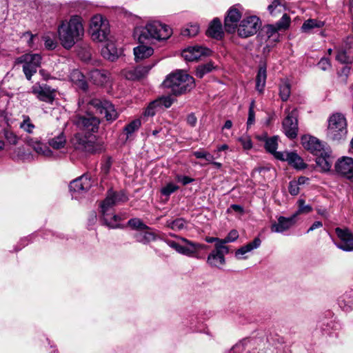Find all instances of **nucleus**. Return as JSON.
I'll list each match as a JSON object with an SVG mask.
<instances>
[{"label":"nucleus","instance_id":"1","mask_svg":"<svg viewBox=\"0 0 353 353\" xmlns=\"http://www.w3.org/2000/svg\"><path fill=\"white\" fill-rule=\"evenodd\" d=\"M60 43L67 50L71 49L84 34L82 19L78 15L62 20L57 28Z\"/></svg>","mask_w":353,"mask_h":353},{"label":"nucleus","instance_id":"2","mask_svg":"<svg viewBox=\"0 0 353 353\" xmlns=\"http://www.w3.org/2000/svg\"><path fill=\"white\" fill-rule=\"evenodd\" d=\"M172 29L159 21L147 23L145 26L136 28L134 37L140 43H147L152 40H165L172 35Z\"/></svg>","mask_w":353,"mask_h":353},{"label":"nucleus","instance_id":"3","mask_svg":"<svg viewBox=\"0 0 353 353\" xmlns=\"http://www.w3.org/2000/svg\"><path fill=\"white\" fill-rule=\"evenodd\" d=\"M165 87L170 88L175 95L182 94L194 87L192 77L182 70H178L169 74L163 81Z\"/></svg>","mask_w":353,"mask_h":353},{"label":"nucleus","instance_id":"4","mask_svg":"<svg viewBox=\"0 0 353 353\" xmlns=\"http://www.w3.org/2000/svg\"><path fill=\"white\" fill-rule=\"evenodd\" d=\"M347 134V123L341 113H334L328 119L326 137L329 141L341 143L345 140Z\"/></svg>","mask_w":353,"mask_h":353},{"label":"nucleus","instance_id":"5","mask_svg":"<svg viewBox=\"0 0 353 353\" xmlns=\"http://www.w3.org/2000/svg\"><path fill=\"white\" fill-rule=\"evenodd\" d=\"M72 144L75 150L88 154L99 153L103 150L102 142L92 135L86 136L77 133L72 139Z\"/></svg>","mask_w":353,"mask_h":353},{"label":"nucleus","instance_id":"6","mask_svg":"<svg viewBox=\"0 0 353 353\" xmlns=\"http://www.w3.org/2000/svg\"><path fill=\"white\" fill-rule=\"evenodd\" d=\"M127 200L128 197L123 192L108 191L106 198L101 203V212L105 225L114 227L112 222H108V216L112 214L114 205Z\"/></svg>","mask_w":353,"mask_h":353},{"label":"nucleus","instance_id":"7","mask_svg":"<svg viewBox=\"0 0 353 353\" xmlns=\"http://www.w3.org/2000/svg\"><path fill=\"white\" fill-rule=\"evenodd\" d=\"M89 32L94 41L102 42L112 37L108 21L99 14L92 18Z\"/></svg>","mask_w":353,"mask_h":353},{"label":"nucleus","instance_id":"8","mask_svg":"<svg viewBox=\"0 0 353 353\" xmlns=\"http://www.w3.org/2000/svg\"><path fill=\"white\" fill-rule=\"evenodd\" d=\"M89 108H92L96 114H104L108 121H113L119 117V113L112 103L107 100L94 98L88 102Z\"/></svg>","mask_w":353,"mask_h":353},{"label":"nucleus","instance_id":"9","mask_svg":"<svg viewBox=\"0 0 353 353\" xmlns=\"http://www.w3.org/2000/svg\"><path fill=\"white\" fill-rule=\"evenodd\" d=\"M41 62V57L39 54H25L16 59V63L23 64V71L28 80L37 72Z\"/></svg>","mask_w":353,"mask_h":353},{"label":"nucleus","instance_id":"10","mask_svg":"<svg viewBox=\"0 0 353 353\" xmlns=\"http://www.w3.org/2000/svg\"><path fill=\"white\" fill-rule=\"evenodd\" d=\"M261 23L256 16L245 17L236 28L238 35L241 38H248L255 34L261 28Z\"/></svg>","mask_w":353,"mask_h":353},{"label":"nucleus","instance_id":"11","mask_svg":"<svg viewBox=\"0 0 353 353\" xmlns=\"http://www.w3.org/2000/svg\"><path fill=\"white\" fill-rule=\"evenodd\" d=\"M74 123L79 130L85 132H97L100 121L97 117L90 113L85 114H77L74 118Z\"/></svg>","mask_w":353,"mask_h":353},{"label":"nucleus","instance_id":"12","mask_svg":"<svg viewBox=\"0 0 353 353\" xmlns=\"http://www.w3.org/2000/svg\"><path fill=\"white\" fill-rule=\"evenodd\" d=\"M286 117L283 121V129L285 134L290 139H294L298 132V111L296 108L292 110H285Z\"/></svg>","mask_w":353,"mask_h":353},{"label":"nucleus","instance_id":"13","mask_svg":"<svg viewBox=\"0 0 353 353\" xmlns=\"http://www.w3.org/2000/svg\"><path fill=\"white\" fill-rule=\"evenodd\" d=\"M229 253L228 246L216 245V249L212 250L207 259L208 264L212 268H221L225 263V255Z\"/></svg>","mask_w":353,"mask_h":353},{"label":"nucleus","instance_id":"14","mask_svg":"<svg viewBox=\"0 0 353 353\" xmlns=\"http://www.w3.org/2000/svg\"><path fill=\"white\" fill-rule=\"evenodd\" d=\"M303 148L310 151L312 154L317 155L330 147L325 143L320 141L316 137L305 135L301 138Z\"/></svg>","mask_w":353,"mask_h":353},{"label":"nucleus","instance_id":"15","mask_svg":"<svg viewBox=\"0 0 353 353\" xmlns=\"http://www.w3.org/2000/svg\"><path fill=\"white\" fill-rule=\"evenodd\" d=\"M335 232L340 239V242L336 243L338 248L345 251H353V234L347 228H336Z\"/></svg>","mask_w":353,"mask_h":353},{"label":"nucleus","instance_id":"16","mask_svg":"<svg viewBox=\"0 0 353 353\" xmlns=\"http://www.w3.org/2000/svg\"><path fill=\"white\" fill-rule=\"evenodd\" d=\"M211 50L201 46H194L183 50L182 57L188 61H194L203 56H209Z\"/></svg>","mask_w":353,"mask_h":353},{"label":"nucleus","instance_id":"17","mask_svg":"<svg viewBox=\"0 0 353 353\" xmlns=\"http://www.w3.org/2000/svg\"><path fill=\"white\" fill-rule=\"evenodd\" d=\"M242 14L236 7H232L228 11V14L225 17L224 24L226 32L229 33L234 32L237 23L241 18Z\"/></svg>","mask_w":353,"mask_h":353},{"label":"nucleus","instance_id":"18","mask_svg":"<svg viewBox=\"0 0 353 353\" xmlns=\"http://www.w3.org/2000/svg\"><path fill=\"white\" fill-rule=\"evenodd\" d=\"M154 65L131 67L122 70V75L127 79L131 81L139 80L145 77L152 67Z\"/></svg>","mask_w":353,"mask_h":353},{"label":"nucleus","instance_id":"19","mask_svg":"<svg viewBox=\"0 0 353 353\" xmlns=\"http://www.w3.org/2000/svg\"><path fill=\"white\" fill-rule=\"evenodd\" d=\"M171 236L178 238L181 241H183L185 243V245H181L179 253H180L181 254H183V255H185L188 256H192L198 250H205L207 248V246L204 244L192 242L184 237L178 236L176 235L172 234Z\"/></svg>","mask_w":353,"mask_h":353},{"label":"nucleus","instance_id":"20","mask_svg":"<svg viewBox=\"0 0 353 353\" xmlns=\"http://www.w3.org/2000/svg\"><path fill=\"white\" fill-rule=\"evenodd\" d=\"M276 159L281 161H286L288 163L297 170L306 168L307 164L295 152H278L276 154Z\"/></svg>","mask_w":353,"mask_h":353},{"label":"nucleus","instance_id":"21","mask_svg":"<svg viewBox=\"0 0 353 353\" xmlns=\"http://www.w3.org/2000/svg\"><path fill=\"white\" fill-rule=\"evenodd\" d=\"M296 214L290 217L279 216L277 222H274L270 228L272 232L283 233L290 229L295 223Z\"/></svg>","mask_w":353,"mask_h":353},{"label":"nucleus","instance_id":"22","mask_svg":"<svg viewBox=\"0 0 353 353\" xmlns=\"http://www.w3.org/2000/svg\"><path fill=\"white\" fill-rule=\"evenodd\" d=\"M32 93L42 101L52 103L55 99V91L47 85L32 88Z\"/></svg>","mask_w":353,"mask_h":353},{"label":"nucleus","instance_id":"23","mask_svg":"<svg viewBox=\"0 0 353 353\" xmlns=\"http://www.w3.org/2000/svg\"><path fill=\"white\" fill-rule=\"evenodd\" d=\"M336 171L345 176L347 179L353 177V159L351 157H343L335 165Z\"/></svg>","mask_w":353,"mask_h":353},{"label":"nucleus","instance_id":"24","mask_svg":"<svg viewBox=\"0 0 353 353\" xmlns=\"http://www.w3.org/2000/svg\"><path fill=\"white\" fill-rule=\"evenodd\" d=\"M109 37L104 41L105 45L101 48V55L103 58L110 61H116L121 54V51L116 46L114 41Z\"/></svg>","mask_w":353,"mask_h":353},{"label":"nucleus","instance_id":"25","mask_svg":"<svg viewBox=\"0 0 353 353\" xmlns=\"http://www.w3.org/2000/svg\"><path fill=\"white\" fill-rule=\"evenodd\" d=\"M315 156L316 157V163L320 168V171H330L333 163V157H332V150L330 148L325 149V150L322 152L321 154H319Z\"/></svg>","mask_w":353,"mask_h":353},{"label":"nucleus","instance_id":"26","mask_svg":"<svg viewBox=\"0 0 353 353\" xmlns=\"http://www.w3.org/2000/svg\"><path fill=\"white\" fill-rule=\"evenodd\" d=\"M24 142L39 154L49 157L53 154L52 151L46 145L41 143L37 138L26 137L24 138Z\"/></svg>","mask_w":353,"mask_h":353},{"label":"nucleus","instance_id":"27","mask_svg":"<svg viewBox=\"0 0 353 353\" xmlns=\"http://www.w3.org/2000/svg\"><path fill=\"white\" fill-rule=\"evenodd\" d=\"M92 186L90 178L87 175H82L73 180L70 184V190L72 192H83L88 190Z\"/></svg>","mask_w":353,"mask_h":353},{"label":"nucleus","instance_id":"28","mask_svg":"<svg viewBox=\"0 0 353 353\" xmlns=\"http://www.w3.org/2000/svg\"><path fill=\"white\" fill-rule=\"evenodd\" d=\"M349 46L338 52L336 57L341 63H352L353 62V38H348Z\"/></svg>","mask_w":353,"mask_h":353},{"label":"nucleus","instance_id":"29","mask_svg":"<svg viewBox=\"0 0 353 353\" xmlns=\"http://www.w3.org/2000/svg\"><path fill=\"white\" fill-rule=\"evenodd\" d=\"M89 79L93 83L103 85L108 81V72L105 70H93L89 72Z\"/></svg>","mask_w":353,"mask_h":353},{"label":"nucleus","instance_id":"30","mask_svg":"<svg viewBox=\"0 0 353 353\" xmlns=\"http://www.w3.org/2000/svg\"><path fill=\"white\" fill-rule=\"evenodd\" d=\"M70 81L79 89L86 91L88 83L83 74L79 70H73L70 75Z\"/></svg>","mask_w":353,"mask_h":353},{"label":"nucleus","instance_id":"31","mask_svg":"<svg viewBox=\"0 0 353 353\" xmlns=\"http://www.w3.org/2000/svg\"><path fill=\"white\" fill-rule=\"evenodd\" d=\"M261 241L259 237H256L252 242L242 246L238 249L235 252L236 258L239 259H246V257H241V255H244L248 252L252 251L260 247Z\"/></svg>","mask_w":353,"mask_h":353},{"label":"nucleus","instance_id":"32","mask_svg":"<svg viewBox=\"0 0 353 353\" xmlns=\"http://www.w3.org/2000/svg\"><path fill=\"white\" fill-rule=\"evenodd\" d=\"M154 52L152 48L145 45H139L134 48V59L137 62L150 57Z\"/></svg>","mask_w":353,"mask_h":353},{"label":"nucleus","instance_id":"33","mask_svg":"<svg viewBox=\"0 0 353 353\" xmlns=\"http://www.w3.org/2000/svg\"><path fill=\"white\" fill-rule=\"evenodd\" d=\"M223 33L221 21L217 18L214 19L207 30V34L215 39H220Z\"/></svg>","mask_w":353,"mask_h":353},{"label":"nucleus","instance_id":"34","mask_svg":"<svg viewBox=\"0 0 353 353\" xmlns=\"http://www.w3.org/2000/svg\"><path fill=\"white\" fill-rule=\"evenodd\" d=\"M66 143V137L63 132H61L53 137L49 138L48 141V145L54 150H60L65 148Z\"/></svg>","mask_w":353,"mask_h":353},{"label":"nucleus","instance_id":"35","mask_svg":"<svg viewBox=\"0 0 353 353\" xmlns=\"http://www.w3.org/2000/svg\"><path fill=\"white\" fill-rule=\"evenodd\" d=\"M266 66L265 65L259 67L256 78V89L259 92L263 91L266 82Z\"/></svg>","mask_w":353,"mask_h":353},{"label":"nucleus","instance_id":"36","mask_svg":"<svg viewBox=\"0 0 353 353\" xmlns=\"http://www.w3.org/2000/svg\"><path fill=\"white\" fill-rule=\"evenodd\" d=\"M187 224L188 222L183 218H176L167 220L165 227L174 231H180L186 228Z\"/></svg>","mask_w":353,"mask_h":353},{"label":"nucleus","instance_id":"37","mask_svg":"<svg viewBox=\"0 0 353 353\" xmlns=\"http://www.w3.org/2000/svg\"><path fill=\"white\" fill-rule=\"evenodd\" d=\"M22 121L19 123V128L28 134H32L36 128L35 125L32 123L28 115L23 114L21 116Z\"/></svg>","mask_w":353,"mask_h":353},{"label":"nucleus","instance_id":"38","mask_svg":"<svg viewBox=\"0 0 353 353\" xmlns=\"http://www.w3.org/2000/svg\"><path fill=\"white\" fill-rule=\"evenodd\" d=\"M134 237L137 242L143 244H148L156 239L155 234L150 232H138L134 234Z\"/></svg>","mask_w":353,"mask_h":353},{"label":"nucleus","instance_id":"39","mask_svg":"<svg viewBox=\"0 0 353 353\" xmlns=\"http://www.w3.org/2000/svg\"><path fill=\"white\" fill-rule=\"evenodd\" d=\"M324 26V22L316 19H307L301 26L303 32H310L314 28H321Z\"/></svg>","mask_w":353,"mask_h":353},{"label":"nucleus","instance_id":"40","mask_svg":"<svg viewBox=\"0 0 353 353\" xmlns=\"http://www.w3.org/2000/svg\"><path fill=\"white\" fill-rule=\"evenodd\" d=\"M263 30L268 39H271L272 41L274 42L279 40V34L278 33V32L279 31V30L275 25H267L264 27Z\"/></svg>","mask_w":353,"mask_h":353},{"label":"nucleus","instance_id":"41","mask_svg":"<svg viewBox=\"0 0 353 353\" xmlns=\"http://www.w3.org/2000/svg\"><path fill=\"white\" fill-rule=\"evenodd\" d=\"M279 95L282 101H285L290 95V84L288 81H282L279 85Z\"/></svg>","mask_w":353,"mask_h":353},{"label":"nucleus","instance_id":"42","mask_svg":"<svg viewBox=\"0 0 353 353\" xmlns=\"http://www.w3.org/2000/svg\"><path fill=\"white\" fill-rule=\"evenodd\" d=\"M3 136L7 143L12 145H16L19 141V137L13 131L8 129L3 130Z\"/></svg>","mask_w":353,"mask_h":353},{"label":"nucleus","instance_id":"43","mask_svg":"<svg viewBox=\"0 0 353 353\" xmlns=\"http://www.w3.org/2000/svg\"><path fill=\"white\" fill-rule=\"evenodd\" d=\"M278 145L277 137H272L266 140L265 148L268 152L272 154L276 158V154L279 152H276Z\"/></svg>","mask_w":353,"mask_h":353},{"label":"nucleus","instance_id":"44","mask_svg":"<svg viewBox=\"0 0 353 353\" xmlns=\"http://www.w3.org/2000/svg\"><path fill=\"white\" fill-rule=\"evenodd\" d=\"M214 68L212 63H208L206 64L199 65L196 68V76L199 78H203V76L212 71Z\"/></svg>","mask_w":353,"mask_h":353},{"label":"nucleus","instance_id":"45","mask_svg":"<svg viewBox=\"0 0 353 353\" xmlns=\"http://www.w3.org/2000/svg\"><path fill=\"white\" fill-rule=\"evenodd\" d=\"M199 25L197 23H191L188 25L187 27L182 30L181 33L183 36L192 37L196 36L199 33Z\"/></svg>","mask_w":353,"mask_h":353},{"label":"nucleus","instance_id":"46","mask_svg":"<svg viewBox=\"0 0 353 353\" xmlns=\"http://www.w3.org/2000/svg\"><path fill=\"white\" fill-rule=\"evenodd\" d=\"M141 123L139 119H135L128 124L124 128V131L127 134V137H129V136L134 132L138 130L141 126Z\"/></svg>","mask_w":353,"mask_h":353},{"label":"nucleus","instance_id":"47","mask_svg":"<svg viewBox=\"0 0 353 353\" xmlns=\"http://www.w3.org/2000/svg\"><path fill=\"white\" fill-rule=\"evenodd\" d=\"M290 22V17L287 14H284L275 26L279 30H285L289 28Z\"/></svg>","mask_w":353,"mask_h":353},{"label":"nucleus","instance_id":"48","mask_svg":"<svg viewBox=\"0 0 353 353\" xmlns=\"http://www.w3.org/2000/svg\"><path fill=\"white\" fill-rule=\"evenodd\" d=\"M128 224L133 229L145 230L148 228V227L144 224L141 219L137 218L130 219Z\"/></svg>","mask_w":353,"mask_h":353},{"label":"nucleus","instance_id":"49","mask_svg":"<svg viewBox=\"0 0 353 353\" xmlns=\"http://www.w3.org/2000/svg\"><path fill=\"white\" fill-rule=\"evenodd\" d=\"M179 189V186L173 183H169L165 186L161 188V192L163 195L170 196L172 193L174 192Z\"/></svg>","mask_w":353,"mask_h":353},{"label":"nucleus","instance_id":"50","mask_svg":"<svg viewBox=\"0 0 353 353\" xmlns=\"http://www.w3.org/2000/svg\"><path fill=\"white\" fill-rule=\"evenodd\" d=\"M298 205H299V210L297 211L296 214V216L301 213H308L312 211V208L310 205H305V201L303 199H299L298 201Z\"/></svg>","mask_w":353,"mask_h":353},{"label":"nucleus","instance_id":"51","mask_svg":"<svg viewBox=\"0 0 353 353\" xmlns=\"http://www.w3.org/2000/svg\"><path fill=\"white\" fill-rule=\"evenodd\" d=\"M45 46L47 49L52 50L57 47V42L49 34H46L43 37Z\"/></svg>","mask_w":353,"mask_h":353},{"label":"nucleus","instance_id":"52","mask_svg":"<svg viewBox=\"0 0 353 353\" xmlns=\"http://www.w3.org/2000/svg\"><path fill=\"white\" fill-rule=\"evenodd\" d=\"M157 108H159V107L158 105V102H157L156 100L151 102L148 105V106L146 108V109L144 112V115L148 116V117L154 116L155 114L156 109Z\"/></svg>","mask_w":353,"mask_h":353},{"label":"nucleus","instance_id":"53","mask_svg":"<svg viewBox=\"0 0 353 353\" xmlns=\"http://www.w3.org/2000/svg\"><path fill=\"white\" fill-rule=\"evenodd\" d=\"M239 238V232L236 230H231L227 236L222 239L223 244L225 245L228 243H231L235 241Z\"/></svg>","mask_w":353,"mask_h":353},{"label":"nucleus","instance_id":"54","mask_svg":"<svg viewBox=\"0 0 353 353\" xmlns=\"http://www.w3.org/2000/svg\"><path fill=\"white\" fill-rule=\"evenodd\" d=\"M239 141L242 145L244 150H250L252 148V140L250 137L245 135L239 139Z\"/></svg>","mask_w":353,"mask_h":353},{"label":"nucleus","instance_id":"55","mask_svg":"<svg viewBox=\"0 0 353 353\" xmlns=\"http://www.w3.org/2000/svg\"><path fill=\"white\" fill-rule=\"evenodd\" d=\"M157 102H158L159 107H165V108H169L172 104V99L170 97H161L157 100H156Z\"/></svg>","mask_w":353,"mask_h":353},{"label":"nucleus","instance_id":"56","mask_svg":"<svg viewBox=\"0 0 353 353\" xmlns=\"http://www.w3.org/2000/svg\"><path fill=\"white\" fill-rule=\"evenodd\" d=\"M289 192L291 195L296 196L299 193V185L295 182V180L291 181L288 186Z\"/></svg>","mask_w":353,"mask_h":353},{"label":"nucleus","instance_id":"57","mask_svg":"<svg viewBox=\"0 0 353 353\" xmlns=\"http://www.w3.org/2000/svg\"><path fill=\"white\" fill-rule=\"evenodd\" d=\"M318 66L322 70H327L331 68V63L329 59L325 57H322L319 62L318 63Z\"/></svg>","mask_w":353,"mask_h":353},{"label":"nucleus","instance_id":"58","mask_svg":"<svg viewBox=\"0 0 353 353\" xmlns=\"http://www.w3.org/2000/svg\"><path fill=\"white\" fill-rule=\"evenodd\" d=\"M254 103L252 101L249 108L248 119L247 121L248 126L252 125L254 123L255 114L254 111Z\"/></svg>","mask_w":353,"mask_h":353},{"label":"nucleus","instance_id":"59","mask_svg":"<svg viewBox=\"0 0 353 353\" xmlns=\"http://www.w3.org/2000/svg\"><path fill=\"white\" fill-rule=\"evenodd\" d=\"M205 241L208 242V243H215V245H214V249H216V245H221V246H226L225 245H223V241L222 239H219V238H216V237H210V236H207L205 238Z\"/></svg>","mask_w":353,"mask_h":353},{"label":"nucleus","instance_id":"60","mask_svg":"<svg viewBox=\"0 0 353 353\" xmlns=\"http://www.w3.org/2000/svg\"><path fill=\"white\" fill-rule=\"evenodd\" d=\"M177 180L178 181L181 182L183 185H185L194 181V179L187 176H178Z\"/></svg>","mask_w":353,"mask_h":353},{"label":"nucleus","instance_id":"61","mask_svg":"<svg viewBox=\"0 0 353 353\" xmlns=\"http://www.w3.org/2000/svg\"><path fill=\"white\" fill-rule=\"evenodd\" d=\"M120 221V218L112 213V214L109 215L108 216V222H112L114 224V227H112L113 228L118 227V222Z\"/></svg>","mask_w":353,"mask_h":353},{"label":"nucleus","instance_id":"62","mask_svg":"<svg viewBox=\"0 0 353 353\" xmlns=\"http://www.w3.org/2000/svg\"><path fill=\"white\" fill-rule=\"evenodd\" d=\"M165 242L168 246L174 249L177 252H179L180 247H181L180 244H179L178 243L175 242L174 241H170V240H167V241H165Z\"/></svg>","mask_w":353,"mask_h":353},{"label":"nucleus","instance_id":"63","mask_svg":"<svg viewBox=\"0 0 353 353\" xmlns=\"http://www.w3.org/2000/svg\"><path fill=\"white\" fill-rule=\"evenodd\" d=\"M23 37H28V44L29 47L32 48L33 47V39H34L35 35L31 34L29 32H27L23 34Z\"/></svg>","mask_w":353,"mask_h":353},{"label":"nucleus","instance_id":"64","mask_svg":"<svg viewBox=\"0 0 353 353\" xmlns=\"http://www.w3.org/2000/svg\"><path fill=\"white\" fill-rule=\"evenodd\" d=\"M196 117L193 114H190L187 117V122L191 126H194L196 123Z\"/></svg>","mask_w":353,"mask_h":353}]
</instances>
